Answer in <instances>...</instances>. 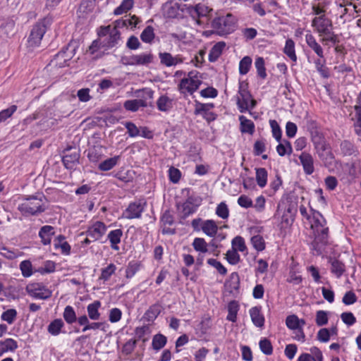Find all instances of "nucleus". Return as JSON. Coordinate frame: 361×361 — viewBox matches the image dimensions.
I'll return each mask as SVG.
<instances>
[{
  "instance_id": "obj_49",
  "label": "nucleus",
  "mask_w": 361,
  "mask_h": 361,
  "mask_svg": "<svg viewBox=\"0 0 361 361\" xmlns=\"http://www.w3.org/2000/svg\"><path fill=\"white\" fill-rule=\"evenodd\" d=\"M255 67L257 71L258 75L262 78L265 79L267 77L266 68L264 66V60L262 57H258L255 62Z\"/></svg>"
},
{
  "instance_id": "obj_60",
  "label": "nucleus",
  "mask_w": 361,
  "mask_h": 361,
  "mask_svg": "<svg viewBox=\"0 0 361 361\" xmlns=\"http://www.w3.org/2000/svg\"><path fill=\"white\" fill-rule=\"evenodd\" d=\"M298 322L299 318L295 314L288 316L286 319V326L292 330L299 329Z\"/></svg>"
},
{
  "instance_id": "obj_41",
  "label": "nucleus",
  "mask_w": 361,
  "mask_h": 361,
  "mask_svg": "<svg viewBox=\"0 0 361 361\" xmlns=\"http://www.w3.org/2000/svg\"><path fill=\"white\" fill-rule=\"evenodd\" d=\"M134 5V0H123L121 5L114 11L116 16L121 15L130 10Z\"/></svg>"
},
{
  "instance_id": "obj_43",
  "label": "nucleus",
  "mask_w": 361,
  "mask_h": 361,
  "mask_svg": "<svg viewBox=\"0 0 361 361\" xmlns=\"http://www.w3.org/2000/svg\"><path fill=\"white\" fill-rule=\"evenodd\" d=\"M95 0H83L78 8V11L82 14L92 12L94 8Z\"/></svg>"
},
{
  "instance_id": "obj_31",
  "label": "nucleus",
  "mask_w": 361,
  "mask_h": 361,
  "mask_svg": "<svg viewBox=\"0 0 361 361\" xmlns=\"http://www.w3.org/2000/svg\"><path fill=\"white\" fill-rule=\"evenodd\" d=\"M161 312V305L158 303L151 305L145 312L144 318L148 322L154 321Z\"/></svg>"
},
{
  "instance_id": "obj_6",
  "label": "nucleus",
  "mask_w": 361,
  "mask_h": 361,
  "mask_svg": "<svg viewBox=\"0 0 361 361\" xmlns=\"http://www.w3.org/2000/svg\"><path fill=\"white\" fill-rule=\"evenodd\" d=\"M311 139L314 149L321 159L327 161L334 158L331 152H326V144L324 138L317 130L311 131Z\"/></svg>"
},
{
  "instance_id": "obj_14",
  "label": "nucleus",
  "mask_w": 361,
  "mask_h": 361,
  "mask_svg": "<svg viewBox=\"0 0 361 361\" xmlns=\"http://www.w3.org/2000/svg\"><path fill=\"white\" fill-rule=\"evenodd\" d=\"M106 229L107 227L104 223L97 221L88 228L86 234L92 239L93 241H96L99 240L105 234Z\"/></svg>"
},
{
  "instance_id": "obj_16",
  "label": "nucleus",
  "mask_w": 361,
  "mask_h": 361,
  "mask_svg": "<svg viewBox=\"0 0 361 361\" xmlns=\"http://www.w3.org/2000/svg\"><path fill=\"white\" fill-rule=\"evenodd\" d=\"M159 56L161 63L168 67L176 66L183 61V58L180 56H173L170 53L167 52L159 53Z\"/></svg>"
},
{
  "instance_id": "obj_23",
  "label": "nucleus",
  "mask_w": 361,
  "mask_h": 361,
  "mask_svg": "<svg viewBox=\"0 0 361 361\" xmlns=\"http://www.w3.org/2000/svg\"><path fill=\"white\" fill-rule=\"evenodd\" d=\"M123 106L127 111L135 112L140 107L147 106V103L145 99H130L126 101Z\"/></svg>"
},
{
  "instance_id": "obj_39",
  "label": "nucleus",
  "mask_w": 361,
  "mask_h": 361,
  "mask_svg": "<svg viewBox=\"0 0 361 361\" xmlns=\"http://www.w3.org/2000/svg\"><path fill=\"white\" fill-rule=\"evenodd\" d=\"M63 317L66 322L72 324L77 321L75 312L73 307L68 305L65 307Z\"/></svg>"
},
{
  "instance_id": "obj_48",
  "label": "nucleus",
  "mask_w": 361,
  "mask_h": 361,
  "mask_svg": "<svg viewBox=\"0 0 361 361\" xmlns=\"http://www.w3.org/2000/svg\"><path fill=\"white\" fill-rule=\"evenodd\" d=\"M140 269V263L135 261L130 262L126 269V277L132 278Z\"/></svg>"
},
{
  "instance_id": "obj_30",
  "label": "nucleus",
  "mask_w": 361,
  "mask_h": 361,
  "mask_svg": "<svg viewBox=\"0 0 361 361\" xmlns=\"http://www.w3.org/2000/svg\"><path fill=\"white\" fill-rule=\"evenodd\" d=\"M330 263L331 272L337 278H340L345 271V264L336 259H330Z\"/></svg>"
},
{
  "instance_id": "obj_20",
  "label": "nucleus",
  "mask_w": 361,
  "mask_h": 361,
  "mask_svg": "<svg viewBox=\"0 0 361 361\" xmlns=\"http://www.w3.org/2000/svg\"><path fill=\"white\" fill-rule=\"evenodd\" d=\"M194 198L189 197L181 205L178 204L179 209H181L183 217L186 218L196 211V207L193 205Z\"/></svg>"
},
{
  "instance_id": "obj_1",
  "label": "nucleus",
  "mask_w": 361,
  "mask_h": 361,
  "mask_svg": "<svg viewBox=\"0 0 361 361\" xmlns=\"http://www.w3.org/2000/svg\"><path fill=\"white\" fill-rule=\"evenodd\" d=\"M311 228L313 230L314 239L312 247L317 255H321L328 243L329 228L326 226V220L318 212H314L312 217Z\"/></svg>"
},
{
  "instance_id": "obj_62",
  "label": "nucleus",
  "mask_w": 361,
  "mask_h": 361,
  "mask_svg": "<svg viewBox=\"0 0 361 361\" xmlns=\"http://www.w3.org/2000/svg\"><path fill=\"white\" fill-rule=\"evenodd\" d=\"M136 344L137 340L130 339L123 345L122 353L126 355H130L135 350Z\"/></svg>"
},
{
  "instance_id": "obj_33",
  "label": "nucleus",
  "mask_w": 361,
  "mask_h": 361,
  "mask_svg": "<svg viewBox=\"0 0 361 361\" xmlns=\"http://www.w3.org/2000/svg\"><path fill=\"white\" fill-rule=\"evenodd\" d=\"M120 156H115L114 157L109 158L99 164V169L102 171H106L113 169L120 160Z\"/></svg>"
},
{
  "instance_id": "obj_18",
  "label": "nucleus",
  "mask_w": 361,
  "mask_h": 361,
  "mask_svg": "<svg viewBox=\"0 0 361 361\" xmlns=\"http://www.w3.org/2000/svg\"><path fill=\"white\" fill-rule=\"evenodd\" d=\"M250 314L252 323L257 327H262L264 325V317L261 312V307H254L250 310Z\"/></svg>"
},
{
  "instance_id": "obj_44",
  "label": "nucleus",
  "mask_w": 361,
  "mask_h": 361,
  "mask_svg": "<svg viewBox=\"0 0 361 361\" xmlns=\"http://www.w3.org/2000/svg\"><path fill=\"white\" fill-rule=\"evenodd\" d=\"M228 288L233 290H237L240 286V276L237 272H233L226 282Z\"/></svg>"
},
{
  "instance_id": "obj_35",
  "label": "nucleus",
  "mask_w": 361,
  "mask_h": 361,
  "mask_svg": "<svg viewBox=\"0 0 361 361\" xmlns=\"http://www.w3.org/2000/svg\"><path fill=\"white\" fill-rule=\"evenodd\" d=\"M239 310L238 302L235 300L231 301L228 305V315L226 319L228 321L235 322L237 319V314Z\"/></svg>"
},
{
  "instance_id": "obj_2",
  "label": "nucleus",
  "mask_w": 361,
  "mask_h": 361,
  "mask_svg": "<svg viewBox=\"0 0 361 361\" xmlns=\"http://www.w3.org/2000/svg\"><path fill=\"white\" fill-rule=\"evenodd\" d=\"M45 209V197L42 194L27 196L18 206V210L25 216H36Z\"/></svg>"
},
{
  "instance_id": "obj_54",
  "label": "nucleus",
  "mask_w": 361,
  "mask_h": 361,
  "mask_svg": "<svg viewBox=\"0 0 361 361\" xmlns=\"http://www.w3.org/2000/svg\"><path fill=\"white\" fill-rule=\"evenodd\" d=\"M232 249L240 252H244L246 250V245L244 239L241 236H236L232 240Z\"/></svg>"
},
{
  "instance_id": "obj_37",
  "label": "nucleus",
  "mask_w": 361,
  "mask_h": 361,
  "mask_svg": "<svg viewBox=\"0 0 361 361\" xmlns=\"http://www.w3.org/2000/svg\"><path fill=\"white\" fill-rule=\"evenodd\" d=\"M166 337L161 334H157L153 336L152 345L154 350L158 351L163 348L166 344Z\"/></svg>"
},
{
  "instance_id": "obj_63",
  "label": "nucleus",
  "mask_w": 361,
  "mask_h": 361,
  "mask_svg": "<svg viewBox=\"0 0 361 361\" xmlns=\"http://www.w3.org/2000/svg\"><path fill=\"white\" fill-rule=\"evenodd\" d=\"M207 263L212 267H214L220 274L225 275L227 273V269L223 264L215 259H209Z\"/></svg>"
},
{
  "instance_id": "obj_27",
  "label": "nucleus",
  "mask_w": 361,
  "mask_h": 361,
  "mask_svg": "<svg viewBox=\"0 0 361 361\" xmlns=\"http://www.w3.org/2000/svg\"><path fill=\"white\" fill-rule=\"evenodd\" d=\"M17 348L18 343L13 338H6L0 341V356L8 351H15Z\"/></svg>"
},
{
  "instance_id": "obj_55",
  "label": "nucleus",
  "mask_w": 361,
  "mask_h": 361,
  "mask_svg": "<svg viewBox=\"0 0 361 361\" xmlns=\"http://www.w3.org/2000/svg\"><path fill=\"white\" fill-rule=\"evenodd\" d=\"M269 123H270V126L271 128L273 136L278 142H281L282 132H281V128H280L279 125L278 124L277 121L275 120H270Z\"/></svg>"
},
{
  "instance_id": "obj_29",
  "label": "nucleus",
  "mask_w": 361,
  "mask_h": 361,
  "mask_svg": "<svg viewBox=\"0 0 361 361\" xmlns=\"http://www.w3.org/2000/svg\"><path fill=\"white\" fill-rule=\"evenodd\" d=\"M157 106L161 111H169L173 107V100L166 95H161L157 101Z\"/></svg>"
},
{
  "instance_id": "obj_52",
  "label": "nucleus",
  "mask_w": 361,
  "mask_h": 361,
  "mask_svg": "<svg viewBox=\"0 0 361 361\" xmlns=\"http://www.w3.org/2000/svg\"><path fill=\"white\" fill-rule=\"evenodd\" d=\"M259 348H260V350H262V352L267 355H269L271 354H272L273 353V347H272V345L270 342V341L266 338L262 339L260 341H259Z\"/></svg>"
},
{
  "instance_id": "obj_17",
  "label": "nucleus",
  "mask_w": 361,
  "mask_h": 361,
  "mask_svg": "<svg viewBox=\"0 0 361 361\" xmlns=\"http://www.w3.org/2000/svg\"><path fill=\"white\" fill-rule=\"evenodd\" d=\"M299 159L303 166L305 173L310 175L314 172V160L312 155L307 152H302Z\"/></svg>"
},
{
  "instance_id": "obj_11",
  "label": "nucleus",
  "mask_w": 361,
  "mask_h": 361,
  "mask_svg": "<svg viewBox=\"0 0 361 361\" xmlns=\"http://www.w3.org/2000/svg\"><path fill=\"white\" fill-rule=\"evenodd\" d=\"M312 26L315 28L319 36L327 35L331 34L332 29L331 20L325 17L324 15H322L318 17H315L312 22Z\"/></svg>"
},
{
  "instance_id": "obj_32",
  "label": "nucleus",
  "mask_w": 361,
  "mask_h": 361,
  "mask_svg": "<svg viewBox=\"0 0 361 361\" xmlns=\"http://www.w3.org/2000/svg\"><path fill=\"white\" fill-rule=\"evenodd\" d=\"M63 326L64 323L61 319H56L49 324L47 331L52 336H58Z\"/></svg>"
},
{
  "instance_id": "obj_56",
  "label": "nucleus",
  "mask_w": 361,
  "mask_h": 361,
  "mask_svg": "<svg viewBox=\"0 0 361 361\" xmlns=\"http://www.w3.org/2000/svg\"><path fill=\"white\" fill-rule=\"evenodd\" d=\"M251 243L257 251H262L265 248V243L263 238L259 235L252 237Z\"/></svg>"
},
{
  "instance_id": "obj_15",
  "label": "nucleus",
  "mask_w": 361,
  "mask_h": 361,
  "mask_svg": "<svg viewBox=\"0 0 361 361\" xmlns=\"http://www.w3.org/2000/svg\"><path fill=\"white\" fill-rule=\"evenodd\" d=\"M120 39L121 32L116 27H113L112 32H110L109 35L104 38H100L104 49L106 50L115 47L118 43Z\"/></svg>"
},
{
  "instance_id": "obj_22",
  "label": "nucleus",
  "mask_w": 361,
  "mask_h": 361,
  "mask_svg": "<svg viewBox=\"0 0 361 361\" xmlns=\"http://www.w3.org/2000/svg\"><path fill=\"white\" fill-rule=\"evenodd\" d=\"M226 47L224 42H219L215 44L211 49L209 54V61L210 62H215L218 60L221 55L223 49Z\"/></svg>"
},
{
  "instance_id": "obj_40",
  "label": "nucleus",
  "mask_w": 361,
  "mask_h": 361,
  "mask_svg": "<svg viewBox=\"0 0 361 361\" xmlns=\"http://www.w3.org/2000/svg\"><path fill=\"white\" fill-rule=\"evenodd\" d=\"M267 171L264 168L256 169V181L257 185L263 188L267 182Z\"/></svg>"
},
{
  "instance_id": "obj_64",
  "label": "nucleus",
  "mask_w": 361,
  "mask_h": 361,
  "mask_svg": "<svg viewBox=\"0 0 361 361\" xmlns=\"http://www.w3.org/2000/svg\"><path fill=\"white\" fill-rule=\"evenodd\" d=\"M169 180L172 183H177L180 179L181 173L179 169H178L173 166H171L169 169Z\"/></svg>"
},
{
  "instance_id": "obj_9",
  "label": "nucleus",
  "mask_w": 361,
  "mask_h": 361,
  "mask_svg": "<svg viewBox=\"0 0 361 361\" xmlns=\"http://www.w3.org/2000/svg\"><path fill=\"white\" fill-rule=\"evenodd\" d=\"M80 150L71 146L67 147L63 151L62 161L68 169H74L79 162Z\"/></svg>"
},
{
  "instance_id": "obj_42",
  "label": "nucleus",
  "mask_w": 361,
  "mask_h": 361,
  "mask_svg": "<svg viewBox=\"0 0 361 361\" xmlns=\"http://www.w3.org/2000/svg\"><path fill=\"white\" fill-rule=\"evenodd\" d=\"M116 267L114 264H110L106 267L102 269V273L99 279L104 281H108L110 277L115 273Z\"/></svg>"
},
{
  "instance_id": "obj_7",
  "label": "nucleus",
  "mask_w": 361,
  "mask_h": 361,
  "mask_svg": "<svg viewBox=\"0 0 361 361\" xmlns=\"http://www.w3.org/2000/svg\"><path fill=\"white\" fill-rule=\"evenodd\" d=\"M154 56L151 52L122 56L121 62L125 66H148L153 61Z\"/></svg>"
},
{
  "instance_id": "obj_13",
  "label": "nucleus",
  "mask_w": 361,
  "mask_h": 361,
  "mask_svg": "<svg viewBox=\"0 0 361 361\" xmlns=\"http://www.w3.org/2000/svg\"><path fill=\"white\" fill-rule=\"evenodd\" d=\"M145 205L146 202L143 200L131 202L123 212V216L128 219L140 218L145 209Z\"/></svg>"
},
{
  "instance_id": "obj_19",
  "label": "nucleus",
  "mask_w": 361,
  "mask_h": 361,
  "mask_svg": "<svg viewBox=\"0 0 361 361\" xmlns=\"http://www.w3.org/2000/svg\"><path fill=\"white\" fill-rule=\"evenodd\" d=\"M54 228L51 226H44L40 228L39 236L44 245H49L51 243V237L54 235Z\"/></svg>"
},
{
  "instance_id": "obj_59",
  "label": "nucleus",
  "mask_w": 361,
  "mask_h": 361,
  "mask_svg": "<svg viewBox=\"0 0 361 361\" xmlns=\"http://www.w3.org/2000/svg\"><path fill=\"white\" fill-rule=\"evenodd\" d=\"M216 214L218 216L223 219H227L229 215V210L226 204L224 202H221L219 204H218L216 209Z\"/></svg>"
},
{
  "instance_id": "obj_8",
  "label": "nucleus",
  "mask_w": 361,
  "mask_h": 361,
  "mask_svg": "<svg viewBox=\"0 0 361 361\" xmlns=\"http://www.w3.org/2000/svg\"><path fill=\"white\" fill-rule=\"evenodd\" d=\"M26 291L29 295L40 300H47L51 298L52 295L51 290L41 283H33L27 285Z\"/></svg>"
},
{
  "instance_id": "obj_34",
  "label": "nucleus",
  "mask_w": 361,
  "mask_h": 361,
  "mask_svg": "<svg viewBox=\"0 0 361 361\" xmlns=\"http://www.w3.org/2000/svg\"><path fill=\"white\" fill-rule=\"evenodd\" d=\"M239 120L240 121L241 132L252 135L255 130L254 123L251 120L246 118L244 116H240Z\"/></svg>"
},
{
  "instance_id": "obj_5",
  "label": "nucleus",
  "mask_w": 361,
  "mask_h": 361,
  "mask_svg": "<svg viewBox=\"0 0 361 361\" xmlns=\"http://www.w3.org/2000/svg\"><path fill=\"white\" fill-rule=\"evenodd\" d=\"M197 72L190 71L187 78L181 79L178 85V90L183 94H192L200 86L202 81L197 76Z\"/></svg>"
},
{
  "instance_id": "obj_26",
  "label": "nucleus",
  "mask_w": 361,
  "mask_h": 361,
  "mask_svg": "<svg viewBox=\"0 0 361 361\" xmlns=\"http://www.w3.org/2000/svg\"><path fill=\"white\" fill-rule=\"evenodd\" d=\"M202 231L209 237H214L217 233L218 226L213 220H206L202 224Z\"/></svg>"
},
{
  "instance_id": "obj_50",
  "label": "nucleus",
  "mask_w": 361,
  "mask_h": 361,
  "mask_svg": "<svg viewBox=\"0 0 361 361\" xmlns=\"http://www.w3.org/2000/svg\"><path fill=\"white\" fill-rule=\"evenodd\" d=\"M328 313L324 310H318L316 312L315 322L318 326H322L328 323Z\"/></svg>"
},
{
  "instance_id": "obj_28",
  "label": "nucleus",
  "mask_w": 361,
  "mask_h": 361,
  "mask_svg": "<svg viewBox=\"0 0 361 361\" xmlns=\"http://www.w3.org/2000/svg\"><path fill=\"white\" fill-rule=\"evenodd\" d=\"M101 307V302L99 300H95L90 303L87 307L88 317L92 320H98L100 318V313L99 309Z\"/></svg>"
},
{
  "instance_id": "obj_12",
  "label": "nucleus",
  "mask_w": 361,
  "mask_h": 361,
  "mask_svg": "<svg viewBox=\"0 0 361 361\" xmlns=\"http://www.w3.org/2000/svg\"><path fill=\"white\" fill-rule=\"evenodd\" d=\"M75 47L69 44L55 55L51 63H55L56 66H59V67H63L66 65V62L72 59L75 54Z\"/></svg>"
},
{
  "instance_id": "obj_58",
  "label": "nucleus",
  "mask_w": 361,
  "mask_h": 361,
  "mask_svg": "<svg viewBox=\"0 0 361 361\" xmlns=\"http://www.w3.org/2000/svg\"><path fill=\"white\" fill-rule=\"evenodd\" d=\"M226 256L227 261L231 264H236L240 262V255L235 249L228 250Z\"/></svg>"
},
{
  "instance_id": "obj_21",
  "label": "nucleus",
  "mask_w": 361,
  "mask_h": 361,
  "mask_svg": "<svg viewBox=\"0 0 361 361\" xmlns=\"http://www.w3.org/2000/svg\"><path fill=\"white\" fill-rule=\"evenodd\" d=\"M355 114L352 117L355 134L361 137V106H354Z\"/></svg>"
},
{
  "instance_id": "obj_45",
  "label": "nucleus",
  "mask_w": 361,
  "mask_h": 361,
  "mask_svg": "<svg viewBox=\"0 0 361 361\" xmlns=\"http://www.w3.org/2000/svg\"><path fill=\"white\" fill-rule=\"evenodd\" d=\"M192 246L196 251L202 253H206L208 251L207 243L202 238H195L193 240Z\"/></svg>"
},
{
  "instance_id": "obj_24",
  "label": "nucleus",
  "mask_w": 361,
  "mask_h": 361,
  "mask_svg": "<svg viewBox=\"0 0 361 361\" xmlns=\"http://www.w3.org/2000/svg\"><path fill=\"white\" fill-rule=\"evenodd\" d=\"M305 39L307 45L317 54V55L319 58H324L323 49L316 41L314 36L311 34L306 35Z\"/></svg>"
},
{
  "instance_id": "obj_10",
  "label": "nucleus",
  "mask_w": 361,
  "mask_h": 361,
  "mask_svg": "<svg viewBox=\"0 0 361 361\" xmlns=\"http://www.w3.org/2000/svg\"><path fill=\"white\" fill-rule=\"evenodd\" d=\"M47 20L43 19L37 22L32 27L28 38V42L32 46H38L47 31Z\"/></svg>"
},
{
  "instance_id": "obj_61",
  "label": "nucleus",
  "mask_w": 361,
  "mask_h": 361,
  "mask_svg": "<svg viewBox=\"0 0 361 361\" xmlns=\"http://www.w3.org/2000/svg\"><path fill=\"white\" fill-rule=\"evenodd\" d=\"M16 110L17 106L12 105L9 108L0 111V123L5 121L7 118H10Z\"/></svg>"
},
{
  "instance_id": "obj_36",
  "label": "nucleus",
  "mask_w": 361,
  "mask_h": 361,
  "mask_svg": "<svg viewBox=\"0 0 361 361\" xmlns=\"http://www.w3.org/2000/svg\"><path fill=\"white\" fill-rule=\"evenodd\" d=\"M283 52L293 61L295 62L297 61V56L295 51V42L292 39H288L286 40Z\"/></svg>"
},
{
  "instance_id": "obj_57",
  "label": "nucleus",
  "mask_w": 361,
  "mask_h": 361,
  "mask_svg": "<svg viewBox=\"0 0 361 361\" xmlns=\"http://www.w3.org/2000/svg\"><path fill=\"white\" fill-rule=\"evenodd\" d=\"M322 58L317 59L314 62L317 71L321 74V75L326 78L329 76L328 69L324 66L325 60L322 61Z\"/></svg>"
},
{
  "instance_id": "obj_4",
  "label": "nucleus",
  "mask_w": 361,
  "mask_h": 361,
  "mask_svg": "<svg viewBox=\"0 0 361 361\" xmlns=\"http://www.w3.org/2000/svg\"><path fill=\"white\" fill-rule=\"evenodd\" d=\"M212 27L219 35H226L233 32L235 28V21L231 14L215 18Z\"/></svg>"
},
{
  "instance_id": "obj_51",
  "label": "nucleus",
  "mask_w": 361,
  "mask_h": 361,
  "mask_svg": "<svg viewBox=\"0 0 361 361\" xmlns=\"http://www.w3.org/2000/svg\"><path fill=\"white\" fill-rule=\"evenodd\" d=\"M214 107V104L208 103V104H202L199 102H196L195 114L198 115L201 114H204L206 112L209 111L210 109Z\"/></svg>"
},
{
  "instance_id": "obj_25",
  "label": "nucleus",
  "mask_w": 361,
  "mask_h": 361,
  "mask_svg": "<svg viewBox=\"0 0 361 361\" xmlns=\"http://www.w3.org/2000/svg\"><path fill=\"white\" fill-rule=\"evenodd\" d=\"M123 231L121 229H115L110 231L108 234L107 238L111 243V247L115 250H118V244L120 243Z\"/></svg>"
},
{
  "instance_id": "obj_38",
  "label": "nucleus",
  "mask_w": 361,
  "mask_h": 361,
  "mask_svg": "<svg viewBox=\"0 0 361 361\" xmlns=\"http://www.w3.org/2000/svg\"><path fill=\"white\" fill-rule=\"evenodd\" d=\"M155 37L154 29L152 26H147L140 35V39L143 42L151 44Z\"/></svg>"
},
{
  "instance_id": "obj_53",
  "label": "nucleus",
  "mask_w": 361,
  "mask_h": 361,
  "mask_svg": "<svg viewBox=\"0 0 361 361\" xmlns=\"http://www.w3.org/2000/svg\"><path fill=\"white\" fill-rule=\"evenodd\" d=\"M20 269L24 277H29L32 274V264L29 260H24L20 264Z\"/></svg>"
},
{
  "instance_id": "obj_47",
  "label": "nucleus",
  "mask_w": 361,
  "mask_h": 361,
  "mask_svg": "<svg viewBox=\"0 0 361 361\" xmlns=\"http://www.w3.org/2000/svg\"><path fill=\"white\" fill-rule=\"evenodd\" d=\"M17 317V311L15 309H8L1 314V319L11 324L14 322Z\"/></svg>"
},
{
  "instance_id": "obj_46",
  "label": "nucleus",
  "mask_w": 361,
  "mask_h": 361,
  "mask_svg": "<svg viewBox=\"0 0 361 361\" xmlns=\"http://www.w3.org/2000/svg\"><path fill=\"white\" fill-rule=\"evenodd\" d=\"M252 64V59L250 56L243 57L239 63V73L245 75L248 73Z\"/></svg>"
},
{
  "instance_id": "obj_3",
  "label": "nucleus",
  "mask_w": 361,
  "mask_h": 361,
  "mask_svg": "<svg viewBox=\"0 0 361 361\" xmlns=\"http://www.w3.org/2000/svg\"><path fill=\"white\" fill-rule=\"evenodd\" d=\"M236 104L241 113L245 112L250 109H253L255 107L257 102L252 99V95L248 90L247 82H239Z\"/></svg>"
}]
</instances>
